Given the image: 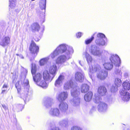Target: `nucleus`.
Here are the masks:
<instances>
[{
  "instance_id": "nucleus-17",
  "label": "nucleus",
  "mask_w": 130,
  "mask_h": 130,
  "mask_svg": "<svg viewBox=\"0 0 130 130\" xmlns=\"http://www.w3.org/2000/svg\"><path fill=\"white\" fill-rule=\"evenodd\" d=\"M53 99L50 98H45L44 99L43 104L46 108H48L51 106L53 103Z\"/></svg>"
},
{
  "instance_id": "nucleus-46",
  "label": "nucleus",
  "mask_w": 130,
  "mask_h": 130,
  "mask_svg": "<svg viewBox=\"0 0 130 130\" xmlns=\"http://www.w3.org/2000/svg\"><path fill=\"white\" fill-rule=\"evenodd\" d=\"M2 106L3 107L4 109H6V107L5 105H2Z\"/></svg>"
},
{
  "instance_id": "nucleus-44",
  "label": "nucleus",
  "mask_w": 130,
  "mask_h": 130,
  "mask_svg": "<svg viewBox=\"0 0 130 130\" xmlns=\"http://www.w3.org/2000/svg\"><path fill=\"white\" fill-rule=\"evenodd\" d=\"M7 90V89H2L1 93L2 94H4L5 93V92L6 91V90Z\"/></svg>"
},
{
  "instance_id": "nucleus-12",
  "label": "nucleus",
  "mask_w": 130,
  "mask_h": 130,
  "mask_svg": "<svg viewBox=\"0 0 130 130\" xmlns=\"http://www.w3.org/2000/svg\"><path fill=\"white\" fill-rule=\"evenodd\" d=\"M10 39L8 36H4L0 38V45L5 47L10 43Z\"/></svg>"
},
{
  "instance_id": "nucleus-48",
  "label": "nucleus",
  "mask_w": 130,
  "mask_h": 130,
  "mask_svg": "<svg viewBox=\"0 0 130 130\" xmlns=\"http://www.w3.org/2000/svg\"><path fill=\"white\" fill-rule=\"evenodd\" d=\"M34 8V6L33 5H32L31 6V9H33Z\"/></svg>"
},
{
  "instance_id": "nucleus-42",
  "label": "nucleus",
  "mask_w": 130,
  "mask_h": 130,
  "mask_svg": "<svg viewBox=\"0 0 130 130\" xmlns=\"http://www.w3.org/2000/svg\"><path fill=\"white\" fill-rule=\"evenodd\" d=\"M8 87L7 84H4L2 88V89H7V88Z\"/></svg>"
},
{
  "instance_id": "nucleus-47",
  "label": "nucleus",
  "mask_w": 130,
  "mask_h": 130,
  "mask_svg": "<svg viewBox=\"0 0 130 130\" xmlns=\"http://www.w3.org/2000/svg\"><path fill=\"white\" fill-rule=\"evenodd\" d=\"M12 3H15V0H12Z\"/></svg>"
},
{
  "instance_id": "nucleus-25",
  "label": "nucleus",
  "mask_w": 130,
  "mask_h": 130,
  "mask_svg": "<svg viewBox=\"0 0 130 130\" xmlns=\"http://www.w3.org/2000/svg\"><path fill=\"white\" fill-rule=\"evenodd\" d=\"M69 124V121L67 119L63 120L60 121L59 123V125L63 127H67Z\"/></svg>"
},
{
  "instance_id": "nucleus-18",
  "label": "nucleus",
  "mask_w": 130,
  "mask_h": 130,
  "mask_svg": "<svg viewBox=\"0 0 130 130\" xmlns=\"http://www.w3.org/2000/svg\"><path fill=\"white\" fill-rule=\"evenodd\" d=\"M83 55L86 59L88 64H90L93 60V59L91 56L88 52L87 50H86L83 53Z\"/></svg>"
},
{
  "instance_id": "nucleus-49",
  "label": "nucleus",
  "mask_w": 130,
  "mask_h": 130,
  "mask_svg": "<svg viewBox=\"0 0 130 130\" xmlns=\"http://www.w3.org/2000/svg\"><path fill=\"white\" fill-rule=\"evenodd\" d=\"M79 63L81 66H83L82 65V64L81 63L80 61H79Z\"/></svg>"
},
{
  "instance_id": "nucleus-10",
  "label": "nucleus",
  "mask_w": 130,
  "mask_h": 130,
  "mask_svg": "<svg viewBox=\"0 0 130 130\" xmlns=\"http://www.w3.org/2000/svg\"><path fill=\"white\" fill-rule=\"evenodd\" d=\"M29 50L31 53L36 56L39 52V47L34 42L32 41L30 45Z\"/></svg>"
},
{
  "instance_id": "nucleus-39",
  "label": "nucleus",
  "mask_w": 130,
  "mask_h": 130,
  "mask_svg": "<svg viewBox=\"0 0 130 130\" xmlns=\"http://www.w3.org/2000/svg\"><path fill=\"white\" fill-rule=\"evenodd\" d=\"M108 101L109 103H111L114 102V99L112 97L110 96L108 98Z\"/></svg>"
},
{
  "instance_id": "nucleus-37",
  "label": "nucleus",
  "mask_w": 130,
  "mask_h": 130,
  "mask_svg": "<svg viewBox=\"0 0 130 130\" xmlns=\"http://www.w3.org/2000/svg\"><path fill=\"white\" fill-rule=\"evenodd\" d=\"M71 130H82V129L79 127L75 126L71 128Z\"/></svg>"
},
{
  "instance_id": "nucleus-41",
  "label": "nucleus",
  "mask_w": 130,
  "mask_h": 130,
  "mask_svg": "<svg viewBox=\"0 0 130 130\" xmlns=\"http://www.w3.org/2000/svg\"><path fill=\"white\" fill-rule=\"evenodd\" d=\"M82 33L80 32H79L76 34V35L77 37V38H80L81 36H82Z\"/></svg>"
},
{
  "instance_id": "nucleus-24",
  "label": "nucleus",
  "mask_w": 130,
  "mask_h": 130,
  "mask_svg": "<svg viewBox=\"0 0 130 130\" xmlns=\"http://www.w3.org/2000/svg\"><path fill=\"white\" fill-rule=\"evenodd\" d=\"M80 97L74 98L71 100V103L74 106L77 107L80 104Z\"/></svg>"
},
{
  "instance_id": "nucleus-51",
  "label": "nucleus",
  "mask_w": 130,
  "mask_h": 130,
  "mask_svg": "<svg viewBox=\"0 0 130 130\" xmlns=\"http://www.w3.org/2000/svg\"><path fill=\"white\" fill-rule=\"evenodd\" d=\"M31 1H35V0H31Z\"/></svg>"
},
{
  "instance_id": "nucleus-22",
  "label": "nucleus",
  "mask_w": 130,
  "mask_h": 130,
  "mask_svg": "<svg viewBox=\"0 0 130 130\" xmlns=\"http://www.w3.org/2000/svg\"><path fill=\"white\" fill-rule=\"evenodd\" d=\"M75 78L76 81L79 82H82L84 79V74L83 73L77 72L75 74Z\"/></svg>"
},
{
  "instance_id": "nucleus-16",
  "label": "nucleus",
  "mask_w": 130,
  "mask_h": 130,
  "mask_svg": "<svg viewBox=\"0 0 130 130\" xmlns=\"http://www.w3.org/2000/svg\"><path fill=\"white\" fill-rule=\"evenodd\" d=\"M68 94L67 92H63L60 93L57 97L60 102L65 100L68 98Z\"/></svg>"
},
{
  "instance_id": "nucleus-6",
  "label": "nucleus",
  "mask_w": 130,
  "mask_h": 130,
  "mask_svg": "<svg viewBox=\"0 0 130 130\" xmlns=\"http://www.w3.org/2000/svg\"><path fill=\"white\" fill-rule=\"evenodd\" d=\"M98 94H95L93 98L94 101L96 103L99 104L98 106V110L100 112H104L107 109V104L102 102V99L100 96H98Z\"/></svg>"
},
{
  "instance_id": "nucleus-50",
  "label": "nucleus",
  "mask_w": 130,
  "mask_h": 130,
  "mask_svg": "<svg viewBox=\"0 0 130 130\" xmlns=\"http://www.w3.org/2000/svg\"><path fill=\"white\" fill-rule=\"evenodd\" d=\"M35 40L36 41H38L39 40H36V39H35Z\"/></svg>"
},
{
  "instance_id": "nucleus-8",
  "label": "nucleus",
  "mask_w": 130,
  "mask_h": 130,
  "mask_svg": "<svg viewBox=\"0 0 130 130\" xmlns=\"http://www.w3.org/2000/svg\"><path fill=\"white\" fill-rule=\"evenodd\" d=\"M107 38L104 34L99 33L97 35L95 43L99 46H104L105 44V40Z\"/></svg>"
},
{
  "instance_id": "nucleus-15",
  "label": "nucleus",
  "mask_w": 130,
  "mask_h": 130,
  "mask_svg": "<svg viewBox=\"0 0 130 130\" xmlns=\"http://www.w3.org/2000/svg\"><path fill=\"white\" fill-rule=\"evenodd\" d=\"M49 113L50 115L53 117H58L60 115L59 109L57 108H51L49 111Z\"/></svg>"
},
{
  "instance_id": "nucleus-11",
  "label": "nucleus",
  "mask_w": 130,
  "mask_h": 130,
  "mask_svg": "<svg viewBox=\"0 0 130 130\" xmlns=\"http://www.w3.org/2000/svg\"><path fill=\"white\" fill-rule=\"evenodd\" d=\"M71 94L73 98L80 97L79 88L77 86V84L71 90Z\"/></svg>"
},
{
  "instance_id": "nucleus-4",
  "label": "nucleus",
  "mask_w": 130,
  "mask_h": 130,
  "mask_svg": "<svg viewBox=\"0 0 130 130\" xmlns=\"http://www.w3.org/2000/svg\"><path fill=\"white\" fill-rule=\"evenodd\" d=\"M110 60L111 62H105L103 65L104 68L107 70H110L113 67V64L115 66L119 67L120 66L121 61L118 56L116 55H111Z\"/></svg>"
},
{
  "instance_id": "nucleus-27",
  "label": "nucleus",
  "mask_w": 130,
  "mask_h": 130,
  "mask_svg": "<svg viewBox=\"0 0 130 130\" xmlns=\"http://www.w3.org/2000/svg\"><path fill=\"white\" fill-rule=\"evenodd\" d=\"M93 93L91 92H89L85 95L84 98L85 100L88 102L90 101L92 98Z\"/></svg>"
},
{
  "instance_id": "nucleus-1",
  "label": "nucleus",
  "mask_w": 130,
  "mask_h": 130,
  "mask_svg": "<svg viewBox=\"0 0 130 130\" xmlns=\"http://www.w3.org/2000/svg\"><path fill=\"white\" fill-rule=\"evenodd\" d=\"M72 47L66 44L59 45L50 55L54 58L60 54H64L58 56L56 60V63L59 66H63L67 61L71 59L73 53Z\"/></svg>"
},
{
  "instance_id": "nucleus-2",
  "label": "nucleus",
  "mask_w": 130,
  "mask_h": 130,
  "mask_svg": "<svg viewBox=\"0 0 130 130\" xmlns=\"http://www.w3.org/2000/svg\"><path fill=\"white\" fill-rule=\"evenodd\" d=\"M90 72L89 75L90 78L92 79L93 73H96V76L100 80H104L108 76V72L105 70H101L100 66L98 64H96L93 66L91 68L90 67Z\"/></svg>"
},
{
  "instance_id": "nucleus-30",
  "label": "nucleus",
  "mask_w": 130,
  "mask_h": 130,
  "mask_svg": "<svg viewBox=\"0 0 130 130\" xmlns=\"http://www.w3.org/2000/svg\"><path fill=\"white\" fill-rule=\"evenodd\" d=\"M121 78H116L115 81V84L114 85H115L117 87H119L122 84V82L121 80Z\"/></svg>"
},
{
  "instance_id": "nucleus-35",
  "label": "nucleus",
  "mask_w": 130,
  "mask_h": 130,
  "mask_svg": "<svg viewBox=\"0 0 130 130\" xmlns=\"http://www.w3.org/2000/svg\"><path fill=\"white\" fill-rule=\"evenodd\" d=\"M50 128L49 130H61L58 127H57L54 125H50Z\"/></svg>"
},
{
  "instance_id": "nucleus-43",
  "label": "nucleus",
  "mask_w": 130,
  "mask_h": 130,
  "mask_svg": "<svg viewBox=\"0 0 130 130\" xmlns=\"http://www.w3.org/2000/svg\"><path fill=\"white\" fill-rule=\"evenodd\" d=\"M128 73L126 72H125L124 73V76L126 77L128 76Z\"/></svg>"
},
{
  "instance_id": "nucleus-14",
  "label": "nucleus",
  "mask_w": 130,
  "mask_h": 130,
  "mask_svg": "<svg viewBox=\"0 0 130 130\" xmlns=\"http://www.w3.org/2000/svg\"><path fill=\"white\" fill-rule=\"evenodd\" d=\"M54 77V75L51 74L50 75L47 71H44L43 73V80H44L48 82H50Z\"/></svg>"
},
{
  "instance_id": "nucleus-38",
  "label": "nucleus",
  "mask_w": 130,
  "mask_h": 130,
  "mask_svg": "<svg viewBox=\"0 0 130 130\" xmlns=\"http://www.w3.org/2000/svg\"><path fill=\"white\" fill-rule=\"evenodd\" d=\"M12 0H9V6L11 8L14 7L15 6V3H13V4L12 3Z\"/></svg>"
},
{
  "instance_id": "nucleus-28",
  "label": "nucleus",
  "mask_w": 130,
  "mask_h": 130,
  "mask_svg": "<svg viewBox=\"0 0 130 130\" xmlns=\"http://www.w3.org/2000/svg\"><path fill=\"white\" fill-rule=\"evenodd\" d=\"M31 28L33 32L35 31H38L40 28L39 25L37 23L33 24L31 25Z\"/></svg>"
},
{
  "instance_id": "nucleus-9",
  "label": "nucleus",
  "mask_w": 130,
  "mask_h": 130,
  "mask_svg": "<svg viewBox=\"0 0 130 130\" xmlns=\"http://www.w3.org/2000/svg\"><path fill=\"white\" fill-rule=\"evenodd\" d=\"M90 53L94 56H100L101 54V52L99 49L96 45H93L89 48Z\"/></svg>"
},
{
  "instance_id": "nucleus-31",
  "label": "nucleus",
  "mask_w": 130,
  "mask_h": 130,
  "mask_svg": "<svg viewBox=\"0 0 130 130\" xmlns=\"http://www.w3.org/2000/svg\"><path fill=\"white\" fill-rule=\"evenodd\" d=\"M118 90L117 87L115 85H113L111 86L110 91L111 93H114L116 92Z\"/></svg>"
},
{
  "instance_id": "nucleus-29",
  "label": "nucleus",
  "mask_w": 130,
  "mask_h": 130,
  "mask_svg": "<svg viewBox=\"0 0 130 130\" xmlns=\"http://www.w3.org/2000/svg\"><path fill=\"white\" fill-rule=\"evenodd\" d=\"M46 0H40L39 3L41 9H45L46 7Z\"/></svg>"
},
{
  "instance_id": "nucleus-7",
  "label": "nucleus",
  "mask_w": 130,
  "mask_h": 130,
  "mask_svg": "<svg viewBox=\"0 0 130 130\" xmlns=\"http://www.w3.org/2000/svg\"><path fill=\"white\" fill-rule=\"evenodd\" d=\"M21 84L24 89L23 90L24 92L21 94V97L25 102L30 87L28 80L27 79H25Z\"/></svg>"
},
{
  "instance_id": "nucleus-5",
  "label": "nucleus",
  "mask_w": 130,
  "mask_h": 130,
  "mask_svg": "<svg viewBox=\"0 0 130 130\" xmlns=\"http://www.w3.org/2000/svg\"><path fill=\"white\" fill-rule=\"evenodd\" d=\"M123 88L120 91L122 100L128 101L130 98V84L127 81H125L122 84Z\"/></svg>"
},
{
  "instance_id": "nucleus-13",
  "label": "nucleus",
  "mask_w": 130,
  "mask_h": 130,
  "mask_svg": "<svg viewBox=\"0 0 130 130\" xmlns=\"http://www.w3.org/2000/svg\"><path fill=\"white\" fill-rule=\"evenodd\" d=\"M76 83H73L72 80H68L65 82L64 84L63 88L65 90H68L70 88H74Z\"/></svg>"
},
{
  "instance_id": "nucleus-26",
  "label": "nucleus",
  "mask_w": 130,
  "mask_h": 130,
  "mask_svg": "<svg viewBox=\"0 0 130 130\" xmlns=\"http://www.w3.org/2000/svg\"><path fill=\"white\" fill-rule=\"evenodd\" d=\"M89 86L87 84H83L80 87L81 92L82 93H85L89 90Z\"/></svg>"
},
{
  "instance_id": "nucleus-3",
  "label": "nucleus",
  "mask_w": 130,
  "mask_h": 130,
  "mask_svg": "<svg viewBox=\"0 0 130 130\" xmlns=\"http://www.w3.org/2000/svg\"><path fill=\"white\" fill-rule=\"evenodd\" d=\"M36 67L35 64L32 63L31 72L34 81L38 86L43 88H46L48 86L47 84L43 80L41 74L40 73H36Z\"/></svg>"
},
{
  "instance_id": "nucleus-20",
  "label": "nucleus",
  "mask_w": 130,
  "mask_h": 130,
  "mask_svg": "<svg viewBox=\"0 0 130 130\" xmlns=\"http://www.w3.org/2000/svg\"><path fill=\"white\" fill-rule=\"evenodd\" d=\"M64 79L63 76L60 75L56 80L54 85L56 87H59L61 86L63 83V81Z\"/></svg>"
},
{
  "instance_id": "nucleus-45",
  "label": "nucleus",
  "mask_w": 130,
  "mask_h": 130,
  "mask_svg": "<svg viewBox=\"0 0 130 130\" xmlns=\"http://www.w3.org/2000/svg\"><path fill=\"white\" fill-rule=\"evenodd\" d=\"M17 56H19V55H18V54H17ZM19 56H20V58H21V59H24V57L22 55H19Z\"/></svg>"
},
{
  "instance_id": "nucleus-34",
  "label": "nucleus",
  "mask_w": 130,
  "mask_h": 130,
  "mask_svg": "<svg viewBox=\"0 0 130 130\" xmlns=\"http://www.w3.org/2000/svg\"><path fill=\"white\" fill-rule=\"evenodd\" d=\"M95 34V33L93 36H92L91 38L88 39L86 40L85 41V43L86 44H88L92 42L94 39V36Z\"/></svg>"
},
{
  "instance_id": "nucleus-32",
  "label": "nucleus",
  "mask_w": 130,
  "mask_h": 130,
  "mask_svg": "<svg viewBox=\"0 0 130 130\" xmlns=\"http://www.w3.org/2000/svg\"><path fill=\"white\" fill-rule=\"evenodd\" d=\"M49 60V58H46L41 59L40 61V64L41 66H42L46 63Z\"/></svg>"
},
{
  "instance_id": "nucleus-36",
  "label": "nucleus",
  "mask_w": 130,
  "mask_h": 130,
  "mask_svg": "<svg viewBox=\"0 0 130 130\" xmlns=\"http://www.w3.org/2000/svg\"><path fill=\"white\" fill-rule=\"evenodd\" d=\"M20 82L18 81L16 83L15 85V86L16 88H17L18 91V92H19L20 91L21 89V86L20 84H19Z\"/></svg>"
},
{
  "instance_id": "nucleus-33",
  "label": "nucleus",
  "mask_w": 130,
  "mask_h": 130,
  "mask_svg": "<svg viewBox=\"0 0 130 130\" xmlns=\"http://www.w3.org/2000/svg\"><path fill=\"white\" fill-rule=\"evenodd\" d=\"M115 73L118 75L119 76V78H121L122 77V73L121 71L119 69H117L115 71Z\"/></svg>"
},
{
  "instance_id": "nucleus-19",
  "label": "nucleus",
  "mask_w": 130,
  "mask_h": 130,
  "mask_svg": "<svg viewBox=\"0 0 130 130\" xmlns=\"http://www.w3.org/2000/svg\"><path fill=\"white\" fill-rule=\"evenodd\" d=\"M49 71L50 73L51 74L54 75L55 77L57 73V67L55 63H53L51 65L49 69Z\"/></svg>"
},
{
  "instance_id": "nucleus-23",
  "label": "nucleus",
  "mask_w": 130,
  "mask_h": 130,
  "mask_svg": "<svg viewBox=\"0 0 130 130\" xmlns=\"http://www.w3.org/2000/svg\"><path fill=\"white\" fill-rule=\"evenodd\" d=\"M107 92V89L105 87L101 86L98 88V93L99 95L101 96L104 95Z\"/></svg>"
},
{
  "instance_id": "nucleus-21",
  "label": "nucleus",
  "mask_w": 130,
  "mask_h": 130,
  "mask_svg": "<svg viewBox=\"0 0 130 130\" xmlns=\"http://www.w3.org/2000/svg\"><path fill=\"white\" fill-rule=\"evenodd\" d=\"M59 108L60 110L65 114L66 113V112L68 108V105L66 103L62 102L59 104Z\"/></svg>"
},
{
  "instance_id": "nucleus-40",
  "label": "nucleus",
  "mask_w": 130,
  "mask_h": 130,
  "mask_svg": "<svg viewBox=\"0 0 130 130\" xmlns=\"http://www.w3.org/2000/svg\"><path fill=\"white\" fill-rule=\"evenodd\" d=\"M17 107L19 108L20 111H21L24 107V105L21 104L18 105Z\"/></svg>"
}]
</instances>
